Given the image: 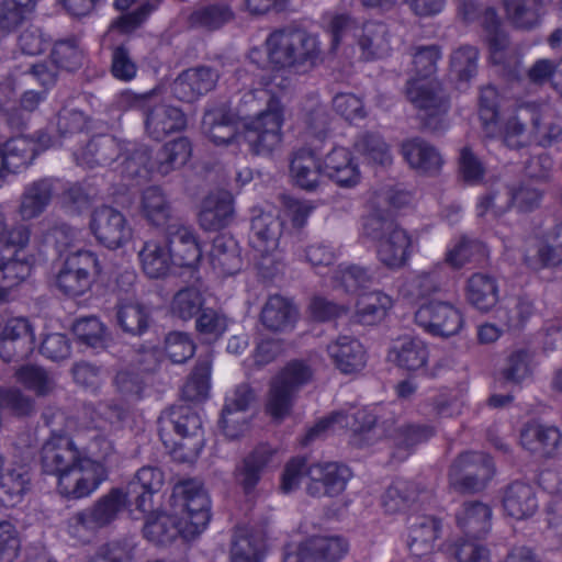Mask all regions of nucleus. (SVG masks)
Wrapping results in <instances>:
<instances>
[{
    "label": "nucleus",
    "instance_id": "f257e3e1",
    "mask_svg": "<svg viewBox=\"0 0 562 562\" xmlns=\"http://www.w3.org/2000/svg\"><path fill=\"white\" fill-rule=\"evenodd\" d=\"M81 426L77 442L54 432L41 451L43 470L57 477V488L66 497L81 498L93 493L106 479V463L113 454L112 443L99 429Z\"/></svg>",
    "mask_w": 562,
    "mask_h": 562
},
{
    "label": "nucleus",
    "instance_id": "f03ea898",
    "mask_svg": "<svg viewBox=\"0 0 562 562\" xmlns=\"http://www.w3.org/2000/svg\"><path fill=\"white\" fill-rule=\"evenodd\" d=\"M251 85L232 113L241 123L243 138L249 149L257 155H269L283 140L285 110L279 95L289 88V78L280 75L269 79L258 71Z\"/></svg>",
    "mask_w": 562,
    "mask_h": 562
},
{
    "label": "nucleus",
    "instance_id": "7ed1b4c3",
    "mask_svg": "<svg viewBox=\"0 0 562 562\" xmlns=\"http://www.w3.org/2000/svg\"><path fill=\"white\" fill-rule=\"evenodd\" d=\"M498 93L494 87L482 89L479 114L486 133L491 136L499 133L508 147H520L532 142L548 146L561 134V127L552 124L540 125L542 110L538 105H519L512 111L498 113Z\"/></svg>",
    "mask_w": 562,
    "mask_h": 562
},
{
    "label": "nucleus",
    "instance_id": "20e7f679",
    "mask_svg": "<svg viewBox=\"0 0 562 562\" xmlns=\"http://www.w3.org/2000/svg\"><path fill=\"white\" fill-rule=\"evenodd\" d=\"M319 54L316 36L302 30H282L272 33L266 41V48H252L249 60L269 79L284 75L291 85V74L305 64H313Z\"/></svg>",
    "mask_w": 562,
    "mask_h": 562
},
{
    "label": "nucleus",
    "instance_id": "39448f33",
    "mask_svg": "<svg viewBox=\"0 0 562 562\" xmlns=\"http://www.w3.org/2000/svg\"><path fill=\"white\" fill-rule=\"evenodd\" d=\"M86 124V117L79 111H63L58 115L59 138L52 140L45 134H42L37 142H33L24 136L11 138L5 143L3 149L0 150V166L10 171L16 172L20 168L25 167L32 161L34 156L40 151L53 146H69L75 138L82 143L86 142L88 135L82 132ZM2 184V175H0V186Z\"/></svg>",
    "mask_w": 562,
    "mask_h": 562
},
{
    "label": "nucleus",
    "instance_id": "423d86ee",
    "mask_svg": "<svg viewBox=\"0 0 562 562\" xmlns=\"http://www.w3.org/2000/svg\"><path fill=\"white\" fill-rule=\"evenodd\" d=\"M172 510L184 539L204 532L211 519V501L203 485L196 480L179 483L173 490Z\"/></svg>",
    "mask_w": 562,
    "mask_h": 562
},
{
    "label": "nucleus",
    "instance_id": "0eeeda50",
    "mask_svg": "<svg viewBox=\"0 0 562 562\" xmlns=\"http://www.w3.org/2000/svg\"><path fill=\"white\" fill-rule=\"evenodd\" d=\"M324 23L331 33L334 49H337L340 43L357 37L366 59L383 57L390 50L387 27L382 23H367L359 30L348 15L331 13L324 16Z\"/></svg>",
    "mask_w": 562,
    "mask_h": 562
},
{
    "label": "nucleus",
    "instance_id": "6e6552de",
    "mask_svg": "<svg viewBox=\"0 0 562 562\" xmlns=\"http://www.w3.org/2000/svg\"><path fill=\"white\" fill-rule=\"evenodd\" d=\"M439 57L440 53L435 46L420 47L413 55L414 77L407 82L406 94L416 108H443L439 85L431 78Z\"/></svg>",
    "mask_w": 562,
    "mask_h": 562
},
{
    "label": "nucleus",
    "instance_id": "1a4fd4ad",
    "mask_svg": "<svg viewBox=\"0 0 562 562\" xmlns=\"http://www.w3.org/2000/svg\"><path fill=\"white\" fill-rule=\"evenodd\" d=\"M311 376L312 371L304 362H290L270 384L266 413L278 422L289 416L297 387L306 383Z\"/></svg>",
    "mask_w": 562,
    "mask_h": 562
},
{
    "label": "nucleus",
    "instance_id": "9d476101",
    "mask_svg": "<svg viewBox=\"0 0 562 562\" xmlns=\"http://www.w3.org/2000/svg\"><path fill=\"white\" fill-rule=\"evenodd\" d=\"M26 248V232L19 229L12 233L8 247L0 251V300H4L30 276L31 261Z\"/></svg>",
    "mask_w": 562,
    "mask_h": 562
},
{
    "label": "nucleus",
    "instance_id": "9b49d317",
    "mask_svg": "<svg viewBox=\"0 0 562 562\" xmlns=\"http://www.w3.org/2000/svg\"><path fill=\"white\" fill-rule=\"evenodd\" d=\"M415 321L427 333L440 337L457 335L464 325L460 308L438 297L422 303L415 313Z\"/></svg>",
    "mask_w": 562,
    "mask_h": 562
},
{
    "label": "nucleus",
    "instance_id": "f8f14e48",
    "mask_svg": "<svg viewBox=\"0 0 562 562\" xmlns=\"http://www.w3.org/2000/svg\"><path fill=\"white\" fill-rule=\"evenodd\" d=\"M99 261L90 250L70 252L57 274V286L66 294L77 296L86 293L99 273Z\"/></svg>",
    "mask_w": 562,
    "mask_h": 562
},
{
    "label": "nucleus",
    "instance_id": "ddd939ff",
    "mask_svg": "<svg viewBox=\"0 0 562 562\" xmlns=\"http://www.w3.org/2000/svg\"><path fill=\"white\" fill-rule=\"evenodd\" d=\"M374 423L375 417L368 408H359L351 415L337 413L321 419L311 428L306 434L305 443L326 432H337L344 428H350L355 434V443L362 446L379 434Z\"/></svg>",
    "mask_w": 562,
    "mask_h": 562
},
{
    "label": "nucleus",
    "instance_id": "4468645a",
    "mask_svg": "<svg viewBox=\"0 0 562 562\" xmlns=\"http://www.w3.org/2000/svg\"><path fill=\"white\" fill-rule=\"evenodd\" d=\"M89 229L97 241L109 249H117L133 238V229L125 215L111 206L93 210Z\"/></svg>",
    "mask_w": 562,
    "mask_h": 562
},
{
    "label": "nucleus",
    "instance_id": "2eb2a0df",
    "mask_svg": "<svg viewBox=\"0 0 562 562\" xmlns=\"http://www.w3.org/2000/svg\"><path fill=\"white\" fill-rule=\"evenodd\" d=\"M127 504L133 503L123 490H112L91 508L79 513L72 518L70 532L76 537L82 538L81 529H97L111 524Z\"/></svg>",
    "mask_w": 562,
    "mask_h": 562
},
{
    "label": "nucleus",
    "instance_id": "dca6fc26",
    "mask_svg": "<svg viewBox=\"0 0 562 562\" xmlns=\"http://www.w3.org/2000/svg\"><path fill=\"white\" fill-rule=\"evenodd\" d=\"M282 224L272 212L255 211L251 220L249 241L252 250L268 268L278 259L279 239Z\"/></svg>",
    "mask_w": 562,
    "mask_h": 562
},
{
    "label": "nucleus",
    "instance_id": "f3484780",
    "mask_svg": "<svg viewBox=\"0 0 562 562\" xmlns=\"http://www.w3.org/2000/svg\"><path fill=\"white\" fill-rule=\"evenodd\" d=\"M191 156V145L187 138H178L167 144L157 161V170L161 173H168L172 169L180 168L187 164ZM125 171L128 176H146L148 171L155 169V165L149 161L146 151L136 153L124 161Z\"/></svg>",
    "mask_w": 562,
    "mask_h": 562
},
{
    "label": "nucleus",
    "instance_id": "a211bd4d",
    "mask_svg": "<svg viewBox=\"0 0 562 562\" xmlns=\"http://www.w3.org/2000/svg\"><path fill=\"white\" fill-rule=\"evenodd\" d=\"M171 423L180 441L172 450L173 458L182 462H192L203 447L201 417L189 408H179L171 413Z\"/></svg>",
    "mask_w": 562,
    "mask_h": 562
},
{
    "label": "nucleus",
    "instance_id": "6ab92c4d",
    "mask_svg": "<svg viewBox=\"0 0 562 562\" xmlns=\"http://www.w3.org/2000/svg\"><path fill=\"white\" fill-rule=\"evenodd\" d=\"M492 460L483 452H467L452 464L449 479L451 485L462 491L480 490L493 476Z\"/></svg>",
    "mask_w": 562,
    "mask_h": 562
},
{
    "label": "nucleus",
    "instance_id": "aec40b11",
    "mask_svg": "<svg viewBox=\"0 0 562 562\" xmlns=\"http://www.w3.org/2000/svg\"><path fill=\"white\" fill-rule=\"evenodd\" d=\"M34 350L33 328L25 317H11L0 324V358L5 362L27 358Z\"/></svg>",
    "mask_w": 562,
    "mask_h": 562
},
{
    "label": "nucleus",
    "instance_id": "412c9836",
    "mask_svg": "<svg viewBox=\"0 0 562 562\" xmlns=\"http://www.w3.org/2000/svg\"><path fill=\"white\" fill-rule=\"evenodd\" d=\"M540 199L539 190L530 186L521 187L510 193L491 192L479 199L476 214L479 217L496 218L508 210L510 203L520 211H529L539 204Z\"/></svg>",
    "mask_w": 562,
    "mask_h": 562
},
{
    "label": "nucleus",
    "instance_id": "4be33fe9",
    "mask_svg": "<svg viewBox=\"0 0 562 562\" xmlns=\"http://www.w3.org/2000/svg\"><path fill=\"white\" fill-rule=\"evenodd\" d=\"M31 453L22 461H7L4 454L0 451V492L1 501L7 506L20 504L31 490V474L26 460Z\"/></svg>",
    "mask_w": 562,
    "mask_h": 562
},
{
    "label": "nucleus",
    "instance_id": "5701e85b",
    "mask_svg": "<svg viewBox=\"0 0 562 562\" xmlns=\"http://www.w3.org/2000/svg\"><path fill=\"white\" fill-rule=\"evenodd\" d=\"M143 100L148 105L145 113V128L153 139L160 140L184 128L186 117L180 109L165 103H155L153 95L145 97Z\"/></svg>",
    "mask_w": 562,
    "mask_h": 562
},
{
    "label": "nucleus",
    "instance_id": "b1692460",
    "mask_svg": "<svg viewBox=\"0 0 562 562\" xmlns=\"http://www.w3.org/2000/svg\"><path fill=\"white\" fill-rule=\"evenodd\" d=\"M414 246L415 239L406 229L390 224L378 243V258L389 268H400L411 257Z\"/></svg>",
    "mask_w": 562,
    "mask_h": 562
},
{
    "label": "nucleus",
    "instance_id": "393cba45",
    "mask_svg": "<svg viewBox=\"0 0 562 562\" xmlns=\"http://www.w3.org/2000/svg\"><path fill=\"white\" fill-rule=\"evenodd\" d=\"M323 161V176L342 188H353L361 180V172L350 149L338 146L328 151Z\"/></svg>",
    "mask_w": 562,
    "mask_h": 562
},
{
    "label": "nucleus",
    "instance_id": "a878e982",
    "mask_svg": "<svg viewBox=\"0 0 562 562\" xmlns=\"http://www.w3.org/2000/svg\"><path fill=\"white\" fill-rule=\"evenodd\" d=\"M310 483L307 490L315 496H334L341 493L350 477V471L337 463H318L308 468Z\"/></svg>",
    "mask_w": 562,
    "mask_h": 562
},
{
    "label": "nucleus",
    "instance_id": "bb28decb",
    "mask_svg": "<svg viewBox=\"0 0 562 562\" xmlns=\"http://www.w3.org/2000/svg\"><path fill=\"white\" fill-rule=\"evenodd\" d=\"M218 80L216 70L201 66L181 72L173 82L172 91L182 101L192 102L210 92Z\"/></svg>",
    "mask_w": 562,
    "mask_h": 562
},
{
    "label": "nucleus",
    "instance_id": "cd10ccee",
    "mask_svg": "<svg viewBox=\"0 0 562 562\" xmlns=\"http://www.w3.org/2000/svg\"><path fill=\"white\" fill-rule=\"evenodd\" d=\"M164 482L165 477L160 469L144 467L137 471L124 492L135 504L136 509L146 513L153 507V496L161 490Z\"/></svg>",
    "mask_w": 562,
    "mask_h": 562
},
{
    "label": "nucleus",
    "instance_id": "c85d7f7f",
    "mask_svg": "<svg viewBox=\"0 0 562 562\" xmlns=\"http://www.w3.org/2000/svg\"><path fill=\"white\" fill-rule=\"evenodd\" d=\"M327 350L337 369L345 374L360 372L366 367V349L353 337L340 336L328 346Z\"/></svg>",
    "mask_w": 562,
    "mask_h": 562
},
{
    "label": "nucleus",
    "instance_id": "c756f323",
    "mask_svg": "<svg viewBox=\"0 0 562 562\" xmlns=\"http://www.w3.org/2000/svg\"><path fill=\"white\" fill-rule=\"evenodd\" d=\"M429 357L426 344L413 336L395 339L387 353V359L408 371H419L425 368Z\"/></svg>",
    "mask_w": 562,
    "mask_h": 562
},
{
    "label": "nucleus",
    "instance_id": "7c9ffc66",
    "mask_svg": "<svg viewBox=\"0 0 562 562\" xmlns=\"http://www.w3.org/2000/svg\"><path fill=\"white\" fill-rule=\"evenodd\" d=\"M237 121L232 109L226 104H221L204 113L202 131L215 145H227L237 137Z\"/></svg>",
    "mask_w": 562,
    "mask_h": 562
},
{
    "label": "nucleus",
    "instance_id": "2f4dec72",
    "mask_svg": "<svg viewBox=\"0 0 562 562\" xmlns=\"http://www.w3.org/2000/svg\"><path fill=\"white\" fill-rule=\"evenodd\" d=\"M234 215L233 196L220 191L207 195L202 202L199 222L205 231H218L227 226Z\"/></svg>",
    "mask_w": 562,
    "mask_h": 562
},
{
    "label": "nucleus",
    "instance_id": "473e14b6",
    "mask_svg": "<svg viewBox=\"0 0 562 562\" xmlns=\"http://www.w3.org/2000/svg\"><path fill=\"white\" fill-rule=\"evenodd\" d=\"M297 315L296 306L289 299L272 295L262 307L260 321L271 331L286 333L294 328Z\"/></svg>",
    "mask_w": 562,
    "mask_h": 562
},
{
    "label": "nucleus",
    "instance_id": "72a5a7b5",
    "mask_svg": "<svg viewBox=\"0 0 562 562\" xmlns=\"http://www.w3.org/2000/svg\"><path fill=\"white\" fill-rule=\"evenodd\" d=\"M323 176V161L308 149L294 153L290 161L291 181L305 190H314L321 183Z\"/></svg>",
    "mask_w": 562,
    "mask_h": 562
},
{
    "label": "nucleus",
    "instance_id": "f704fd0d",
    "mask_svg": "<svg viewBox=\"0 0 562 562\" xmlns=\"http://www.w3.org/2000/svg\"><path fill=\"white\" fill-rule=\"evenodd\" d=\"M401 151L408 166L419 173H436L442 165L441 156L436 148L420 138L405 140Z\"/></svg>",
    "mask_w": 562,
    "mask_h": 562
},
{
    "label": "nucleus",
    "instance_id": "c9c22d12",
    "mask_svg": "<svg viewBox=\"0 0 562 562\" xmlns=\"http://www.w3.org/2000/svg\"><path fill=\"white\" fill-rule=\"evenodd\" d=\"M82 60L81 53L72 45L60 43L53 50V61L40 64L33 67L32 75L43 85L54 83L56 78V68L74 70L80 66Z\"/></svg>",
    "mask_w": 562,
    "mask_h": 562
},
{
    "label": "nucleus",
    "instance_id": "e433bc0d",
    "mask_svg": "<svg viewBox=\"0 0 562 562\" xmlns=\"http://www.w3.org/2000/svg\"><path fill=\"white\" fill-rule=\"evenodd\" d=\"M58 184L57 181L44 179L26 187L19 207L22 220L30 221L38 217L49 204Z\"/></svg>",
    "mask_w": 562,
    "mask_h": 562
},
{
    "label": "nucleus",
    "instance_id": "4c0bfd02",
    "mask_svg": "<svg viewBox=\"0 0 562 562\" xmlns=\"http://www.w3.org/2000/svg\"><path fill=\"white\" fill-rule=\"evenodd\" d=\"M173 266L195 268L202 258V249L193 232L180 227L167 241Z\"/></svg>",
    "mask_w": 562,
    "mask_h": 562
},
{
    "label": "nucleus",
    "instance_id": "58836bf2",
    "mask_svg": "<svg viewBox=\"0 0 562 562\" xmlns=\"http://www.w3.org/2000/svg\"><path fill=\"white\" fill-rule=\"evenodd\" d=\"M503 507L505 513L516 520L528 519L538 508L532 487L521 482L510 484L505 491Z\"/></svg>",
    "mask_w": 562,
    "mask_h": 562
},
{
    "label": "nucleus",
    "instance_id": "ea45409f",
    "mask_svg": "<svg viewBox=\"0 0 562 562\" xmlns=\"http://www.w3.org/2000/svg\"><path fill=\"white\" fill-rule=\"evenodd\" d=\"M120 151L119 143L111 136H99L90 140L86 147L74 150V157L79 165L92 168L112 162Z\"/></svg>",
    "mask_w": 562,
    "mask_h": 562
},
{
    "label": "nucleus",
    "instance_id": "a19ab883",
    "mask_svg": "<svg viewBox=\"0 0 562 562\" xmlns=\"http://www.w3.org/2000/svg\"><path fill=\"white\" fill-rule=\"evenodd\" d=\"M138 256L142 269L149 278H162L173 266L169 246L165 240H147Z\"/></svg>",
    "mask_w": 562,
    "mask_h": 562
},
{
    "label": "nucleus",
    "instance_id": "79ce46f5",
    "mask_svg": "<svg viewBox=\"0 0 562 562\" xmlns=\"http://www.w3.org/2000/svg\"><path fill=\"white\" fill-rule=\"evenodd\" d=\"M464 295L469 304L480 311H488L498 301V289L493 277L486 273L472 274L464 286Z\"/></svg>",
    "mask_w": 562,
    "mask_h": 562
},
{
    "label": "nucleus",
    "instance_id": "37998d69",
    "mask_svg": "<svg viewBox=\"0 0 562 562\" xmlns=\"http://www.w3.org/2000/svg\"><path fill=\"white\" fill-rule=\"evenodd\" d=\"M440 522L431 516H418L408 528V548L415 555H424L432 551L438 538Z\"/></svg>",
    "mask_w": 562,
    "mask_h": 562
},
{
    "label": "nucleus",
    "instance_id": "c03bdc74",
    "mask_svg": "<svg viewBox=\"0 0 562 562\" xmlns=\"http://www.w3.org/2000/svg\"><path fill=\"white\" fill-rule=\"evenodd\" d=\"M393 303L390 295L380 291L362 293L357 301L356 317L364 325L378 324L386 317Z\"/></svg>",
    "mask_w": 562,
    "mask_h": 562
},
{
    "label": "nucleus",
    "instance_id": "a18cd8bd",
    "mask_svg": "<svg viewBox=\"0 0 562 562\" xmlns=\"http://www.w3.org/2000/svg\"><path fill=\"white\" fill-rule=\"evenodd\" d=\"M181 536L180 520L177 516L165 513H153L147 516L144 536L157 544H167Z\"/></svg>",
    "mask_w": 562,
    "mask_h": 562
},
{
    "label": "nucleus",
    "instance_id": "49530a36",
    "mask_svg": "<svg viewBox=\"0 0 562 562\" xmlns=\"http://www.w3.org/2000/svg\"><path fill=\"white\" fill-rule=\"evenodd\" d=\"M491 508L479 502L467 503L458 514V525L469 537L485 535L491 527Z\"/></svg>",
    "mask_w": 562,
    "mask_h": 562
},
{
    "label": "nucleus",
    "instance_id": "de8ad7c7",
    "mask_svg": "<svg viewBox=\"0 0 562 562\" xmlns=\"http://www.w3.org/2000/svg\"><path fill=\"white\" fill-rule=\"evenodd\" d=\"M142 215L155 226H164L171 217L170 204L159 188L150 187L140 196Z\"/></svg>",
    "mask_w": 562,
    "mask_h": 562
},
{
    "label": "nucleus",
    "instance_id": "09e8293b",
    "mask_svg": "<svg viewBox=\"0 0 562 562\" xmlns=\"http://www.w3.org/2000/svg\"><path fill=\"white\" fill-rule=\"evenodd\" d=\"M210 261L214 269L224 274H233L240 269V257L233 238L218 236L214 239L210 254Z\"/></svg>",
    "mask_w": 562,
    "mask_h": 562
},
{
    "label": "nucleus",
    "instance_id": "8fccbe9b",
    "mask_svg": "<svg viewBox=\"0 0 562 562\" xmlns=\"http://www.w3.org/2000/svg\"><path fill=\"white\" fill-rule=\"evenodd\" d=\"M507 19L516 27L531 29L541 18V3L538 0H505Z\"/></svg>",
    "mask_w": 562,
    "mask_h": 562
},
{
    "label": "nucleus",
    "instance_id": "3c124183",
    "mask_svg": "<svg viewBox=\"0 0 562 562\" xmlns=\"http://www.w3.org/2000/svg\"><path fill=\"white\" fill-rule=\"evenodd\" d=\"M262 540L247 528L235 531L231 551L232 562H260Z\"/></svg>",
    "mask_w": 562,
    "mask_h": 562
},
{
    "label": "nucleus",
    "instance_id": "603ef678",
    "mask_svg": "<svg viewBox=\"0 0 562 562\" xmlns=\"http://www.w3.org/2000/svg\"><path fill=\"white\" fill-rule=\"evenodd\" d=\"M526 262L532 269L554 266L562 262V225L549 236V244L540 245L537 256L526 255Z\"/></svg>",
    "mask_w": 562,
    "mask_h": 562
},
{
    "label": "nucleus",
    "instance_id": "864d4df0",
    "mask_svg": "<svg viewBox=\"0 0 562 562\" xmlns=\"http://www.w3.org/2000/svg\"><path fill=\"white\" fill-rule=\"evenodd\" d=\"M16 381L36 395H46L54 389L53 376L42 367L22 366L15 372Z\"/></svg>",
    "mask_w": 562,
    "mask_h": 562
},
{
    "label": "nucleus",
    "instance_id": "5fc2aeb1",
    "mask_svg": "<svg viewBox=\"0 0 562 562\" xmlns=\"http://www.w3.org/2000/svg\"><path fill=\"white\" fill-rule=\"evenodd\" d=\"M273 452L268 447H260L244 462L236 474L237 482L249 492L259 481V471L267 465Z\"/></svg>",
    "mask_w": 562,
    "mask_h": 562
},
{
    "label": "nucleus",
    "instance_id": "6e6d98bb",
    "mask_svg": "<svg viewBox=\"0 0 562 562\" xmlns=\"http://www.w3.org/2000/svg\"><path fill=\"white\" fill-rule=\"evenodd\" d=\"M148 311L136 301L122 302L117 311V322L126 333L142 334L148 326Z\"/></svg>",
    "mask_w": 562,
    "mask_h": 562
},
{
    "label": "nucleus",
    "instance_id": "4d7b16f0",
    "mask_svg": "<svg viewBox=\"0 0 562 562\" xmlns=\"http://www.w3.org/2000/svg\"><path fill=\"white\" fill-rule=\"evenodd\" d=\"M36 5V0H3L0 4V23L5 26V35L11 29L29 19Z\"/></svg>",
    "mask_w": 562,
    "mask_h": 562
},
{
    "label": "nucleus",
    "instance_id": "13d9d810",
    "mask_svg": "<svg viewBox=\"0 0 562 562\" xmlns=\"http://www.w3.org/2000/svg\"><path fill=\"white\" fill-rule=\"evenodd\" d=\"M160 4L161 0H140L133 12L121 16L112 24L110 34L132 32L156 11Z\"/></svg>",
    "mask_w": 562,
    "mask_h": 562
},
{
    "label": "nucleus",
    "instance_id": "bf43d9fd",
    "mask_svg": "<svg viewBox=\"0 0 562 562\" xmlns=\"http://www.w3.org/2000/svg\"><path fill=\"white\" fill-rule=\"evenodd\" d=\"M202 293L196 288H186L180 290L173 296L171 302V313L183 319H191L203 305Z\"/></svg>",
    "mask_w": 562,
    "mask_h": 562
},
{
    "label": "nucleus",
    "instance_id": "052dcab7",
    "mask_svg": "<svg viewBox=\"0 0 562 562\" xmlns=\"http://www.w3.org/2000/svg\"><path fill=\"white\" fill-rule=\"evenodd\" d=\"M231 321L222 313L207 308L196 319V330L207 341L217 340L226 333Z\"/></svg>",
    "mask_w": 562,
    "mask_h": 562
},
{
    "label": "nucleus",
    "instance_id": "680f3d73",
    "mask_svg": "<svg viewBox=\"0 0 562 562\" xmlns=\"http://www.w3.org/2000/svg\"><path fill=\"white\" fill-rule=\"evenodd\" d=\"M369 280L368 271L357 265H339L333 276L334 285L342 288L346 292H356Z\"/></svg>",
    "mask_w": 562,
    "mask_h": 562
},
{
    "label": "nucleus",
    "instance_id": "e2e57ef3",
    "mask_svg": "<svg viewBox=\"0 0 562 562\" xmlns=\"http://www.w3.org/2000/svg\"><path fill=\"white\" fill-rule=\"evenodd\" d=\"M465 404V389L442 390L435 398L434 408L440 418L454 417L461 414Z\"/></svg>",
    "mask_w": 562,
    "mask_h": 562
},
{
    "label": "nucleus",
    "instance_id": "0e129e2a",
    "mask_svg": "<svg viewBox=\"0 0 562 562\" xmlns=\"http://www.w3.org/2000/svg\"><path fill=\"white\" fill-rule=\"evenodd\" d=\"M477 50L471 46H463L453 52L451 56V74L459 81H468L476 72Z\"/></svg>",
    "mask_w": 562,
    "mask_h": 562
},
{
    "label": "nucleus",
    "instance_id": "69168bd1",
    "mask_svg": "<svg viewBox=\"0 0 562 562\" xmlns=\"http://www.w3.org/2000/svg\"><path fill=\"white\" fill-rule=\"evenodd\" d=\"M195 345L189 334L171 331L165 339V351L175 363H182L194 353Z\"/></svg>",
    "mask_w": 562,
    "mask_h": 562
},
{
    "label": "nucleus",
    "instance_id": "338daca9",
    "mask_svg": "<svg viewBox=\"0 0 562 562\" xmlns=\"http://www.w3.org/2000/svg\"><path fill=\"white\" fill-rule=\"evenodd\" d=\"M232 18L233 12L228 7L213 4L196 9L191 15V21L194 25L213 30L228 22Z\"/></svg>",
    "mask_w": 562,
    "mask_h": 562
},
{
    "label": "nucleus",
    "instance_id": "774afa93",
    "mask_svg": "<svg viewBox=\"0 0 562 562\" xmlns=\"http://www.w3.org/2000/svg\"><path fill=\"white\" fill-rule=\"evenodd\" d=\"M407 482L397 481L392 484L382 496V506L387 514L405 512L413 501Z\"/></svg>",
    "mask_w": 562,
    "mask_h": 562
}]
</instances>
